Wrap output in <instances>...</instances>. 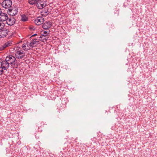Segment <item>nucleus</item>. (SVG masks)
<instances>
[{"mask_svg":"<svg viewBox=\"0 0 157 157\" xmlns=\"http://www.w3.org/2000/svg\"><path fill=\"white\" fill-rule=\"evenodd\" d=\"M16 59L15 57L12 55L7 56L6 58V60L12 66L14 65V66L16 64V67H17V61L16 60Z\"/></svg>","mask_w":157,"mask_h":157,"instance_id":"f257e3e1","label":"nucleus"},{"mask_svg":"<svg viewBox=\"0 0 157 157\" xmlns=\"http://www.w3.org/2000/svg\"><path fill=\"white\" fill-rule=\"evenodd\" d=\"M18 12L17 7L15 6L9 8L8 11V13L10 16H13L17 14Z\"/></svg>","mask_w":157,"mask_h":157,"instance_id":"f03ea898","label":"nucleus"},{"mask_svg":"<svg viewBox=\"0 0 157 157\" xmlns=\"http://www.w3.org/2000/svg\"><path fill=\"white\" fill-rule=\"evenodd\" d=\"M12 5V2L10 0H4L2 3V6L5 9H9Z\"/></svg>","mask_w":157,"mask_h":157,"instance_id":"7ed1b4c3","label":"nucleus"},{"mask_svg":"<svg viewBox=\"0 0 157 157\" xmlns=\"http://www.w3.org/2000/svg\"><path fill=\"white\" fill-rule=\"evenodd\" d=\"M16 57L19 59L25 58V53L23 51H18L15 54Z\"/></svg>","mask_w":157,"mask_h":157,"instance_id":"20e7f679","label":"nucleus"},{"mask_svg":"<svg viewBox=\"0 0 157 157\" xmlns=\"http://www.w3.org/2000/svg\"><path fill=\"white\" fill-rule=\"evenodd\" d=\"M12 44L13 41L11 40H10L6 42L3 45L0 46V50L2 51L6 47L11 46Z\"/></svg>","mask_w":157,"mask_h":157,"instance_id":"39448f33","label":"nucleus"},{"mask_svg":"<svg viewBox=\"0 0 157 157\" xmlns=\"http://www.w3.org/2000/svg\"><path fill=\"white\" fill-rule=\"evenodd\" d=\"M21 47L22 49L25 51H27L31 49L29 42L27 41L24 42Z\"/></svg>","mask_w":157,"mask_h":157,"instance_id":"423d86ee","label":"nucleus"},{"mask_svg":"<svg viewBox=\"0 0 157 157\" xmlns=\"http://www.w3.org/2000/svg\"><path fill=\"white\" fill-rule=\"evenodd\" d=\"M1 66L3 69L6 70L9 67L10 64L6 60L2 61L1 63Z\"/></svg>","mask_w":157,"mask_h":157,"instance_id":"0eeeda50","label":"nucleus"},{"mask_svg":"<svg viewBox=\"0 0 157 157\" xmlns=\"http://www.w3.org/2000/svg\"><path fill=\"white\" fill-rule=\"evenodd\" d=\"M44 22V18L41 17H39L35 20V23L37 25H40Z\"/></svg>","mask_w":157,"mask_h":157,"instance_id":"6e6552de","label":"nucleus"},{"mask_svg":"<svg viewBox=\"0 0 157 157\" xmlns=\"http://www.w3.org/2000/svg\"><path fill=\"white\" fill-rule=\"evenodd\" d=\"M15 21V18L13 17H11L7 19L6 22L8 25L11 26L14 24Z\"/></svg>","mask_w":157,"mask_h":157,"instance_id":"1a4fd4ad","label":"nucleus"},{"mask_svg":"<svg viewBox=\"0 0 157 157\" xmlns=\"http://www.w3.org/2000/svg\"><path fill=\"white\" fill-rule=\"evenodd\" d=\"M8 18V15L5 13H2L0 14V21L1 22L6 21Z\"/></svg>","mask_w":157,"mask_h":157,"instance_id":"9d476101","label":"nucleus"},{"mask_svg":"<svg viewBox=\"0 0 157 157\" xmlns=\"http://www.w3.org/2000/svg\"><path fill=\"white\" fill-rule=\"evenodd\" d=\"M39 41L37 39L32 40L30 43H29L31 48L36 46L39 43Z\"/></svg>","mask_w":157,"mask_h":157,"instance_id":"9b49d317","label":"nucleus"},{"mask_svg":"<svg viewBox=\"0 0 157 157\" xmlns=\"http://www.w3.org/2000/svg\"><path fill=\"white\" fill-rule=\"evenodd\" d=\"M36 5L37 7L39 9H42L45 6L44 5V2L39 0L37 1Z\"/></svg>","mask_w":157,"mask_h":157,"instance_id":"f8f14e48","label":"nucleus"},{"mask_svg":"<svg viewBox=\"0 0 157 157\" xmlns=\"http://www.w3.org/2000/svg\"><path fill=\"white\" fill-rule=\"evenodd\" d=\"M9 31L6 29H4L0 31V36L3 37L6 36L8 34Z\"/></svg>","mask_w":157,"mask_h":157,"instance_id":"ddd939ff","label":"nucleus"},{"mask_svg":"<svg viewBox=\"0 0 157 157\" xmlns=\"http://www.w3.org/2000/svg\"><path fill=\"white\" fill-rule=\"evenodd\" d=\"M52 23L50 21L44 23L42 25V27L45 29L50 28L52 26Z\"/></svg>","mask_w":157,"mask_h":157,"instance_id":"4468645a","label":"nucleus"},{"mask_svg":"<svg viewBox=\"0 0 157 157\" xmlns=\"http://www.w3.org/2000/svg\"><path fill=\"white\" fill-rule=\"evenodd\" d=\"M48 38V37L44 36V34H42L39 37V40L41 41L44 42L46 41Z\"/></svg>","mask_w":157,"mask_h":157,"instance_id":"2eb2a0df","label":"nucleus"},{"mask_svg":"<svg viewBox=\"0 0 157 157\" xmlns=\"http://www.w3.org/2000/svg\"><path fill=\"white\" fill-rule=\"evenodd\" d=\"M21 20L23 21H26L28 20V17L25 15H22L21 16Z\"/></svg>","mask_w":157,"mask_h":157,"instance_id":"dca6fc26","label":"nucleus"},{"mask_svg":"<svg viewBox=\"0 0 157 157\" xmlns=\"http://www.w3.org/2000/svg\"><path fill=\"white\" fill-rule=\"evenodd\" d=\"M37 1V0H29V3L31 5L36 4Z\"/></svg>","mask_w":157,"mask_h":157,"instance_id":"f3484780","label":"nucleus"},{"mask_svg":"<svg viewBox=\"0 0 157 157\" xmlns=\"http://www.w3.org/2000/svg\"><path fill=\"white\" fill-rule=\"evenodd\" d=\"M5 26V24L3 22H0V30H2L4 28Z\"/></svg>","mask_w":157,"mask_h":157,"instance_id":"a211bd4d","label":"nucleus"},{"mask_svg":"<svg viewBox=\"0 0 157 157\" xmlns=\"http://www.w3.org/2000/svg\"><path fill=\"white\" fill-rule=\"evenodd\" d=\"M48 34V32L46 31L43 30L41 32V35H42V34H44V36H47Z\"/></svg>","mask_w":157,"mask_h":157,"instance_id":"6ab92c4d","label":"nucleus"},{"mask_svg":"<svg viewBox=\"0 0 157 157\" xmlns=\"http://www.w3.org/2000/svg\"><path fill=\"white\" fill-rule=\"evenodd\" d=\"M29 29L31 30H35L36 28L33 26H30L29 27Z\"/></svg>","mask_w":157,"mask_h":157,"instance_id":"aec40b11","label":"nucleus"},{"mask_svg":"<svg viewBox=\"0 0 157 157\" xmlns=\"http://www.w3.org/2000/svg\"><path fill=\"white\" fill-rule=\"evenodd\" d=\"M3 69L2 67H0V75H2L3 73Z\"/></svg>","mask_w":157,"mask_h":157,"instance_id":"412c9836","label":"nucleus"},{"mask_svg":"<svg viewBox=\"0 0 157 157\" xmlns=\"http://www.w3.org/2000/svg\"><path fill=\"white\" fill-rule=\"evenodd\" d=\"M48 10L47 9V11H43V12H42V13H46V14H48Z\"/></svg>","mask_w":157,"mask_h":157,"instance_id":"4be33fe9","label":"nucleus"},{"mask_svg":"<svg viewBox=\"0 0 157 157\" xmlns=\"http://www.w3.org/2000/svg\"><path fill=\"white\" fill-rule=\"evenodd\" d=\"M2 13V10L0 8V14Z\"/></svg>","mask_w":157,"mask_h":157,"instance_id":"5701e85b","label":"nucleus"},{"mask_svg":"<svg viewBox=\"0 0 157 157\" xmlns=\"http://www.w3.org/2000/svg\"><path fill=\"white\" fill-rule=\"evenodd\" d=\"M37 35L36 34H35L34 35H33L31 36H35V35Z\"/></svg>","mask_w":157,"mask_h":157,"instance_id":"b1692460","label":"nucleus"}]
</instances>
